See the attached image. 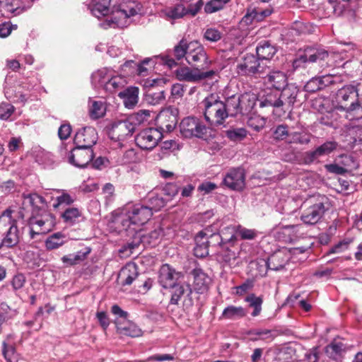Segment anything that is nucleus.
<instances>
[{"label":"nucleus","instance_id":"1","mask_svg":"<svg viewBox=\"0 0 362 362\" xmlns=\"http://www.w3.org/2000/svg\"><path fill=\"white\" fill-rule=\"evenodd\" d=\"M152 215V209L146 206L128 204L116 214L112 223L119 233L125 231L129 235H134Z\"/></svg>","mask_w":362,"mask_h":362},{"label":"nucleus","instance_id":"2","mask_svg":"<svg viewBox=\"0 0 362 362\" xmlns=\"http://www.w3.org/2000/svg\"><path fill=\"white\" fill-rule=\"evenodd\" d=\"M204 107L205 119L211 124L220 126L224 124L226 119L235 116V101L227 98L224 101L220 100L219 97L211 94L202 102Z\"/></svg>","mask_w":362,"mask_h":362},{"label":"nucleus","instance_id":"3","mask_svg":"<svg viewBox=\"0 0 362 362\" xmlns=\"http://www.w3.org/2000/svg\"><path fill=\"white\" fill-rule=\"evenodd\" d=\"M357 90L353 86H346L337 93V109L351 115V119L362 118V107L357 102Z\"/></svg>","mask_w":362,"mask_h":362},{"label":"nucleus","instance_id":"4","mask_svg":"<svg viewBox=\"0 0 362 362\" xmlns=\"http://www.w3.org/2000/svg\"><path fill=\"white\" fill-rule=\"evenodd\" d=\"M327 198L323 195H317L308 199L304 203V207L300 219L306 225H315L323 217L326 211L325 204Z\"/></svg>","mask_w":362,"mask_h":362},{"label":"nucleus","instance_id":"5","mask_svg":"<svg viewBox=\"0 0 362 362\" xmlns=\"http://www.w3.org/2000/svg\"><path fill=\"white\" fill-rule=\"evenodd\" d=\"M140 11L138 5L130 4L123 6L122 8L117 9L108 16L105 21L100 23V26L105 29L111 28H126L131 23V17L136 15Z\"/></svg>","mask_w":362,"mask_h":362},{"label":"nucleus","instance_id":"6","mask_svg":"<svg viewBox=\"0 0 362 362\" xmlns=\"http://www.w3.org/2000/svg\"><path fill=\"white\" fill-rule=\"evenodd\" d=\"M12 213L11 209H6L0 216V229H2L3 227H8L5 236L0 244V249L2 247H12L16 245L19 241L16 221L13 218Z\"/></svg>","mask_w":362,"mask_h":362},{"label":"nucleus","instance_id":"7","mask_svg":"<svg viewBox=\"0 0 362 362\" xmlns=\"http://www.w3.org/2000/svg\"><path fill=\"white\" fill-rule=\"evenodd\" d=\"M54 216L47 211L32 216L28 220L30 238L33 239L37 235L48 233L54 228Z\"/></svg>","mask_w":362,"mask_h":362},{"label":"nucleus","instance_id":"8","mask_svg":"<svg viewBox=\"0 0 362 362\" xmlns=\"http://www.w3.org/2000/svg\"><path fill=\"white\" fill-rule=\"evenodd\" d=\"M186 60L189 64L197 66L205 71L209 68L211 61L209 60L204 48L196 41L188 43V52Z\"/></svg>","mask_w":362,"mask_h":362},{"label":"nucleus","instance_id":"9","mask_svg":"<svg viewBox=\"0 0 362 362\" xmlns=\"http://www.w3.org/2000/svg\"><path fill=\"white\" fill-rule=\"evenodd\" d=\"M329 57L328 52L322 49L306 48L303 52H298L296 58L293 61V71L306 68L308 64L325 60Z\"/></svg>","mask_w":362,"mask_h":362},{"label":"nucleus","instance_id":"10","mask_svg":"<svg viewBox=\"0 0 362 362\" xmlns=\"http://www.w3.org/2000/svg\"><path fill=\"white\" fill-rule=\"evenodd\" d=\"M163 134L156 128H146L140 131L135 137L136 145L143 150L153 149L161 140Z\"/></svg>","mask_w":362,"mask_h":362},{"label":"nucleus","instance_id":"11","mask_svg":"<svg viewBox=\"0 0 362 362\" xmlns=\"http://www.w3.org/2000/svg\"><path fill=\"white\" fill-rule=\"evenodd\" d=\"M217 71L214 70L203 71L199 68L191 69L187 66L180 67L175 71L176 78L179 81L198 82L206 78H213Z\"/></svg>","mask_w":362,"mask_h":362},{"label":"nucleus","instance_id":"12","mask_svg":"<svg viewBox=\"0 0 362 362\" xmlns=\"http://www.w3.org/2000/svg\"><path fill=\"white\" fill-rule=\"evenodd\" d=\"M180 129L181 134L186 138L194 136L202 138L207 132V128L199 119L192 117L184 118L182 120Z\"/></svg>","mask_w":362,"mask_h":362},{"label":"nucleus","instance_id":"13","mask_svg":"<svg viewBox=\"0 0 362 362\" xmlns=\"http://www.w3.org/2000/svg\"><path fill=\"white\" fill-rule=\"evenodd\" d=\"M93 151L90 148L76 146L67 155V161L80 168H85L93 158Z\"/></svg>","mask_w":362,"mask_h":362},{"label":"nucleus","instance_id":"14","mask_svg":"<svg viewBox=\"0 0 362 362\" xmlns=\"http://www.w3.org/2000/svg\"><path fill=\"white\" fill-rule=\"evenodd\" d=\"M228 99L235 101L236 105L233 106L235 117L239 114L245 115L249 113L255 107L257 100L255 94L252 93H245L240 95H233L228 97Z\"/></svg>","mask_w":362,"mask_h":362},{"label":"nucleus","instance_id":"15","mask_svg":"<svg viewBox=\"0 0 362 362\" xmlns=\"http://www.w3.org/2000/svg\"><path fill=\"white\" fill-rule=\"evenodd\" d=\"M223 183L232 190H243L245 186V170L241 168L229 170L223 178Z\"/></svg>","mask_w":362,"mask_h":362},{"label":"nucleus","instance_id":"16","mask_svg":"<svg viewBox=\"0 0 362 362\" xmlns=\"http://www.w3.org/2000/svg\"><path fill=\"white\" fill-rule=\"evenodd\" d=\"M136 126V124L129 118L118 121L112 124L110 132L111 137L119 141L124 140L134 132Z\"/></svg>","mask_w":362,"mask_h":362},{"label":"nucleus","instance_id":"17","mask_svg":"<svg viewBox=\"0 0 362 362\" xmlns=\"http://www.w3.org/2000/svg\"><path fill=\"white\" fill-rule=\"evenodd\" d=\"M97 139L98 135L95 129L91 127H86L76 133L74 143L80 147L92 148Z\"/></svg>","mask_w":362,"mask_h":362},{"label":"nucleus","instance_id":"18","mask_svg":"<svg viewBox=\"0 0 362 362\" xmlns=\"http://www.w3.org/2000/svg\"><path fill=\"white\" fill-rule=\"evenodd\" d=\"M337 147V143L332 141H326L313 151H307L304 154L303 160L305 164H310L318 160L320 157L329 155Z\"/></svg>","mask_w":362,"mask_h":362},{"label":"nucleus","instance_id":"19","mask_svg":"<svg viewBox=\"0 0 362 362\" xmlns=\"http://www.w3.org/2000/svg\"><path fill=\"white\" fill-rule=\"evenodd\" d=\"M259 60L253 54H247L243 62L237 66L238 73L240 75H252L263 71Z\"/></svg>","mask_w":362,"mask_h":362},{"label":"nucleus","instance_id":"20","mask_svg":"<svg viewBox=\"0 0 362 362\" xmlns=\"http://www.w3.org/2000/svg\"><path fill=\"white\" fill-rule=\"evenodd\" d=\"M182 276L180 272H176L168 264H163L160 269L159 283L165 288L174 287Z\"/></svg>","mask_w":362,"mask_h":362},{"label":"nucleus","instance_id":"21","mask_svg":"<svg viewBox=\"0 0 362 362\" xmlns=\"http://www.w3.org/2000/svg\"><path fill=\"white\" fill-rule=\"evenodd\" d=\"M300 225H287L276 226L274 230V236L279 241L291 243L297 238V233Z\"/></svg>","mask_w":362,"mask_h":362},{"label":"nucleus","instance_id":"22","mask_svg":"<svg viewBox=\"0 0 362 362\" xmlns=\"http://www.w3.org/2000/svg\"><path fill=\"white\" fill-rule=\"evenodd\" d=\"M138 276L139 272L136 264L134 262H129L121 269L118 274V279L122 286H129L133 283Z\"/></svg>","mask_w":362,"mask_h":362},{"label":"nucleus","instance_id":"23","mask_svg":"<svg viewBox=\"0 0 362 362\" xmlns=\"http://www.w3.org/2000/svg\"><path fill=\"white\" fill-rule=\"evenodd\" d=\"M264 83L272 88L280 90L288 84V78L284 72L273 70L264 78Z\"/></svg>","mask_w":362,"mask_h":362},{"label":"nucleus","instance_id":"24","mask_svg":"<svg viewBox=\"0 0 362 362\" xmlns=\"http://www.w3.org/2000/svg\"><path fill=\"white\" fill-rule=\"evenodd\" d=\"M298 93L299 89L294 83L287 84L284 86L279 95L282 107L286 106L287 108L291 109L296 102Z\"/></svg>","mask_w":362,"mask_h":362},{"label":"nucleus","instance_id":"25","mask_svg":"<svg viewBox=\"0 0 362 362\" xmlns=\"http://www.w3.org/2000/svg\"><path fill=\"white\" fill-rule=\"evenodd\" d=\"M194 277L193 287L196 292L204 293L207 291L211 283V279L201 269H194L192 271Z\"/></svg>","mask_w":362,"mask_h":362},{"label":"nucleus","instance_id":"26","mask_svg":"<svg viewBox=\"0 0 362 362\" xmlns=\"http://www.w3.org/2000/svg\"><path fill=\"white\" fill-rule=\"evenodd\" d=\"M209 229L200 231L195 237L196 246L194 248V255L197 257H204L209 255V245L204 240L207 236Z\"/></svg>","mask_w":362,"mask_h":362},{"label":"nucleus","instance_id":"27","mask_svg":"<svg viewBox=\"0 0 362 362\" xmlns=\"http://www.w3.org/2000/svg\"><path fill=\"white\" fill-rule=\"evenodd\" d=\"M88 8L91 13L97 18L107 17L110 8L109 1L107 0H92L88 4Z\"/></svg>","mask_w":362,"mask_h":362},{"label":"nucleus","instance_id":"28","mask_svg":"<svg viewBox=\"0 0 362 362\" xmlns=\"http://www.w3.org/2000/svg\"><path fill=\"white\" fill-rule=\"evenodd\" d=\"M113 70L103 68L94 72L91 76V82L96 88H105Z\"/></svg>","mask_w":362,"mask_h":362},{"label":"nucleus","instance_id":"29","mask_svg":"<svg viewBox=\"0 0 362 362\" xmlns=\"http://www.w3.org/2000/svg\"><path fill=\"white\" fill-rule=\"evenodd\" d=\"M63 221L69 226H74L83 220L82 211L76 207L69 206L62 213Z\"/></svg>","mask_w":362,"mask_h":362},{"label":"nucleus","instance_id":"30","mask_svg":"<svg viewBox=\"0 0 362 362\" xmlns=\"http://www.w3.org/2000/svg\"><path fill=\"white\" fill-rule=\"evenodd\" d=\"M118 95L123 99L124 106L132 109L138 103L139 88L129 87L124 91L119 92Z\"/></svg>","mask_w":362,"mask_h":362},{"label":"nucleus","instance_id":"31","mask_svg":"<svg viewBox=\"0 0 362 362\" xmlns=\"http://www.w3.org/2000/svg\"><path fill=\"white\" fill-rule=\"evenodd\" d=\"M235 226L228 225L221 228L218 233H214L213 234H211L210 238L211 240L216 238L217 239V240H221V243H226V244H230L235 238Z\"/></svg>","mask_w":362,"mask_h":362},{"label":"nucleus","instance_id":"32","mask_svg":"<svg viewBox=\"0 0 362 362\" xmlns=\"http://www.w3.org/2000/svg\"><path fill=\"white\" fill-rule=\"evenodd\" d=\"M90 252V249L89 247H86L76 253L63 256L62 257V261L66 266H73L84 261Z\"/></svg>","mask_w":362,"mask_h":362},{"label":"nucleus","instance_id":"33","mask_svg":"<svg viewBox=\"0 0 362 362\" xmlns=\"http://www.w3.org/2000/svg\"><path fill=\"white\" fill-rule=\"evenodd\" d=\"M162 233V230L160 228H157L148 234H141V231L139 230L135 233L133 236L139 238L141 243L144 245L155 246L161 237Z\"/></svg>","mask_w":362,"mask_h":362},{"label":"nucleus","instance_id":"34","mask_svg":"<svg viewBox=\"0 0 362 362\" xmlns=\"http://www.w3.org/2000/svg\"><path fill=\"white\" fill-rule=\"evenodd\" d=\"M0 8L1 11L13 16L19 15L24 10L20 0H0Z\"/></svg>","mask_w":362,"mask_h":362},{"label":"nucleus","instance_id":"35","mask_svg":"<svg viewBox=\"0 0 362 362\" xmlns=\"http://www.w3.org/2000/svg\"><path fill=\"white\" fill-rule=\"evenodd\" d=\"M173 288V293L170 298V303L173 305H177L180 300L182 296L185 293L189 296L192 293V288L188 284H177Z\"/></svg>","mask_w":362,"mask_h":362},{"label":"nucleus","instance_id":"36","mask_svg":"<svg viewBox=\"0 0 362 362\" xmlns=\"http://www.w3.org/2000/svg\"><path fill=\"white\" fill-rule=\"evenodd\" d=\"M126 85V80L124 77L115 74L113 71L104 90L110 93L117 92Z\"/></svg>","mask_w":362,"mask_h":362},{"label":"nucleus","instance_id":"37","mask_svg":"<svg viewBox=\"0 0 362 362\" xmlns=\"http://www.w3.org/2000/svg\"><path fill=\"white\" fill-rule=\"evenodd\" d=\"M67 238L66 235L61 233L57 232L49 235L45 240V247L48 250H53L58 249L66 243Z\"/></svg>","mask_w":362,"mask_h":362},{"label":"nucleus","instance_id":"38","mask_svg":"<svg viewBox=\"0 0 362 362\" xmlns=\"http://www.w3.org/2000/svg\"><path fill=\"white\" fill-rule=\"evenodd\" d=\"M117 331L119 334L131 337L141 336L142 332L135 324L127 321L123 324L117 323Z\"/></svg>","mask_w":362,"mask_h":362},{"label":"nucleus","instance_id":"39","mask_svg":"<svg viewBox=\"0 0 362 362\" xmlns=\"http://www.w3.org/2000/svg\"><path fill=\"white\" fill-rule=\"evenodd\" d=\"M310 139L311 134L305 131L297 132L290 130L287 143L305 145L310 142Z\"/></svg>","mask_w":362,"mask_h":362},{"label":"nucleus","instance_id":"40","mask_svg":"<svg viewBox=\"0 0 362 362\" xmlns=\"http://www.w3.org/2000/svg\"><path fill=\"white\" fill-rule=\"evenodd\" d=\"M256 52L259 61L269 60L276 53V49L268 42H264L257 47Z\"/></svg>","mask_w":362,"mask_h":362},{"label":"nucleus","instance_id":"41","mask_svg":"<svg viewBox=\"0 0 362 362\" xmlns=\"http://www.w3.org/2000/svg\"><path fill=\"white\" fill-rule=\"evenodd\" d=\"M247 311L243 307L229 305L223 310L221 317L228 320H237L245 317Z\"/></svg>","mask_w":362,"mask_h":362},{"label":"nucleus","instance_id":"42","mask_svg":"<svg viewBox=\"0 0 362 362\" xmlns=\"http://www.w3.org/2000/svg\"><path fill=\"white\" fill-rule=\"evenodd\" d=\"M105 106L102 101H90L89 115L91 119H97L103 117L105 114Z\"/></svg>","mask_w":362,"mask_h":362},{"label":"nucleus","instance_id":"43","mask_svg":"<svg viewBox=\"0 0 362 362\" xmlns=\"http://www.w3.org/2000/svg\"><path fill=\"white\" fill-rule=\"evenodd\" d=\"M286 259L284 258L283 255L281 252L275 253L272 255L266 262L268 269L279 271L284 268Z\"/></svg>","mask_w":362,"mask_h":362},{"label":"nucleus","instance_id":"44","mask_svg":"<svg viewBox=\"0 0 362 362\" xmlns=\"http://www.w3.org/2000/svg\"><path fill=\"white\" fill-rule=\"evenodd\" d=\"M25 202H28L34 209H38L40 211H45V207L46 206L45 199L36 194H23Z\"/></svg>","mask_w":362,"mask_h":362},{"label":"nucleus","instance_id":"45","mask_svg":"<svg viewBox=\"0 0 362 362\" xmlns=\"http://www.w3.org/2000/svg\"><path fill=\"white\" fill-rule=\"evenodd\" d=\"M165 15L171 19H178L186 16V7L181 4L167 8L165 10Z\"/></svg>","mask_w":362,"mask_h":362},{"label":"nucleus","instance_id":"46","mask_svg":"<svg viewBox=\"0 0 362 362\" xmlns=\"http://www.w3.org/2000/svg\"><path fill=\"white\" fill-rule=\"evenodd\" d=\"M245 300L249 303L250 307L254 308L252 315L253 317L259 315L262 310V298L251 293L245 298Z\"/></svg>","mask_w":362,"mask_h":362},{"label":"nucleus","instance_id":"47","mask_svg":"<svg viewBox=\"0 0 362 362\" xmlns=\"http://www.w3.org/2000/svg\"><path fill=\"white\" fill-rule=\"evenodd\" d=\"M259 106L261 107H272L278 108L282 107V102L280 100V96L269 93L260 100Z\"/></svg>","mask_w":362,"mask_h":362},{"label":"nucleus","instance_id":"48","mask_svg":"<svg viewBox=\"0 0 362 362\" xmlns=\"http://www.w3.org/2000/svg\"><path fill=\"white\" fill-rule=\"evenodd\" d=\"M290 130L286 124H279L274 129L273 137L275 140L287 142Z\"/></svg>","mask_w":362,"mask_h":362},{"label":"nucleus","instance_id":"49","mask_svg":"<svg viewBox=\"0 0 362 362\" xmlns=\"http://www.w3.org/2000/svg\"><path fill=\"white\" fill-rule=\"evenodd\" d=\"M230 0H211L204 6V11L206 13H212L222 9Z\"/></svg>","mask_w":362,"mask_h":362},{"label":"nucleus","instance_id":"50","mask_svg":"<svg viewBox=\"0 0 362 362\" xmlns=\"http://www.w3.org/2000/svg\"><path fill=\"white\" fill-rule=\"evenodd\" d=\"M218 257L226 263L230 264L232 261H235L237 258V254L235 251H232L228 247L223 245L218 251Z\"/></svg>","mask_w":362,"mask_h":362},{"label":"nucleus","instance_id":"51","mask_svg":"<svg viewBox=\"0 0 362 362\" xmlns=\"http://www.w3.org/2000/svg\"><path fill=\"white\" fill-rule=\"evenodd\" d=\"M159 119L161 120H169L170 123L165 124V127L168 130L173 129L177 123V115L171 110H165L160 112L159 115Z\"/></svg>","mask_w":362,"mask_h":362},{"label":"nucleus","instance_id":"52","mask_svg":"<svg viewBox=\"0 0 362 362\" xmlns=\"http://www.w3.org/2000/svg\"><path fill=\"white\" fill-rule=\"evenodd\" d=\"M187 52L188 43H187V42L183 40H181L173 49L174 56L177 60H180L184 57H187Z\"/></svg>","mask_w":362,"mask_h":362},{"label":"nucleus","instance_id":"53","mask_svg":"<svg viewBox=\"0 0 362 362\" xmlns=\"http://www.w3.org/2000/svg\"><path fill=\"white\" fill-rule=\"evenodd\" d=\"M265 124L266 119L258 115L252 116L247 120V125L257 132L260 131Z\"/></svg>","mask_w":362,"mask_h":362},{"label":"nucleus","instance_id":"54","mask_svg":"<svg viewBox=\"0 0 362 362\" xmlns=\"http://www.w3.org/2000/svg\"><path fill=\"white\" fill-rule=\"evenodd\" d=\"M3 349L2 353L5 358V359L8 362H13L16 360V357L15 356L16 350L14 346L12 344H8L6 341L3 342Z\"/></svg>","mask_w":362,"mask_h":362},{"label":"nucleus","instance_id":"55","mask_svg":"<svg viewBox=\"0 0 362 362\" xmlns=\"http://www.w3.org/2000/svg\"><path fill=\"white\" fill-rule=\"evenodd\" d=\"M247 132L245 128H235L228 130L226 135L233 141L242 140L247 136Z\"/></svg>","mask_w":362,"mask_h":362},{"label":"nucleus","instance_id":"56","mask_svg":"<svg viewBox=\"0 0 362 362\" xmlns=\"http://www.w3.org/2000/svg\"><path fill=\"white\" fill-rule=\"evenodd\" d=\"M26 282V278L24 274L18 273L14 275L11 280V285L13 290L16 292L21 289Z\"/></svg>","mask_w":362,"mask_h":362},{"label":"nucleus","instance_id":"57","mask_svg":"<svg viewBox=\"0 0 362 362\" xmlns=\"http://www.w3.org/2000/svg\"><path fill=\"white\" fill-rule=\"evenodd\" d=\"M221 37L222 33L218 29L214 28H206L204 34V39L210 42H217Z\"/></svg>","mask_w":362,"mask_h":362},{"label":"nucleus","instance_id":"58","mask_svg":"<svg viewBox=\"0 0 362 362\" xmlns=\"http://www.w3.org/2000/svg\"><path fill=\"white\" fill-rule=\"evenodd\" d=\"M344 349V345L341 342H332L326 347V353L330 358H335L336 356L341 353Z\"/></svg>","mask_w":362,"mask_h":362},{"label":"nucleus","instance_id":"59","mask_svg":"<svg viewBox=\"0 0 362 362\" xmlns=\"http://www.w3.org/2000/svg\"><path fill=\"white\" fill-rule=\"evenodd\" d=\"M136 153L133 148H129L127 150L123 156L119 158L118 163L122 165L134 163L136 160Z\"/></svg>","mask_w":362,"mask_h":362},{"label":"nucleus","instance_id":"60","mask_svg":"<svg viewBox=\"0 0 362 362\" xmlns=\"http://www.w3.org/2000/svg\"><path fill=\"white\" fill-rule=\"evenodd\" d=\"M146 98L148 103L153 105L159 104L165 100L164 91L149 92L146 95Z\"/></svg>","mask_w":362,"mask_h":362},{"label":"nucleus","instance_id":"61","mask_svg":"<svg viewBox=\"0 0 362 362\" xmlns=\"http://www.w3.org/2000/svg\"><path fill=\"white\" fill-rule=\"evenodd\" d=\"M304 89L306 92H308V93H314L320 89H322L321 87L320 78L314 77V78H311L304 86Z\"/></svg>","mask_w":362,"mask_h":362},{"label":"nucleus","instance_id":"62","mask_svg":"<svg viewBox=\"0 0 362 362\" xmlns=\"http://www.w3.org/2000/svg\"><path fill=\"white\" fill-rule=\"evenodd\" d=\"M14 107L9 103H2L0 105V118L8 119L14 112Z\"/></svg>","mask_w":362,"mask_h":362},{"label":"nucleus","instance_id":"63","mask_svg":"<svg viewBox=\"0 0 362 362\" xmlns=\"http://www.w3.org/2000/svg\"><path fill=\"white\" fill-rule=\"evenodd\" d=\"M351 240H344L340 241L333 247H332L326 253L327 255L332 254L341 253L348 249L349 245L350 244Z\"/></svg>","mask_w":362,"mask_h":362},{"label":"nucleus","instance_id":"64","mask_svg":"<svg viewBox=\"0 0 362 362\" xmlns=\"http://www.w3.org/2000/svg\"><path fill=\"white\" fill-rule=\"evenodd\" d=\"M150 205L148 206L152 209V211H158L165 205L163 198L156 196L149 198Z\"/></svg>","mask_w":362,"mask_h":362}]
</instances>
